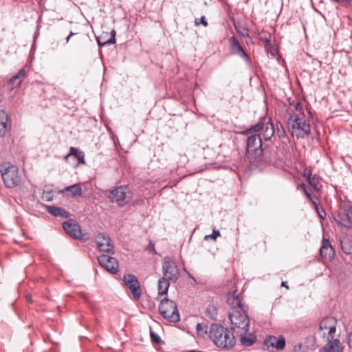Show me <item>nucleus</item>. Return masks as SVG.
<instances>
[{
  "mask_svg": "<svg viewBox=\"0 0 352 352\" xmlns=\"http://www.w3.org/2000/svg\"><path fill=\"white\" fill-rule=\"evenodd\" d=\"M287 124L292 137L304 139L311 134L309 122L306 120L305 114H298L291 109L285 111Z\"/></svg>",
  "mask_w": 352,
  "mask_h": 352,
  "instance_id": "obj_1",
  "label": "nucleus"
},
{
  "mask_svg": "<svg viewBox=\"0 0 352 352\" xmlns=\"http://www.w3.org/2000/svg\"><path fill=\"white\" fill-rule=\"evenodd\" d=\"M246 144L247 155L252 160H257V159L263 157L265 159L266 164L272 162L276 158V148L272 151L268 152L267 148H263L261 137L258 134H248Z\"/></svg>",
  "mask_w": 352,
  "mask_h": 352,
  "instance_id": "obj_2",
  "label": "nucleus"
},
{
  "mask_svg": "<svg viewBox=\"0 0 352 352\" xmlns=\"http://www.w3.org/2000/svg\"><path fill=\"white\" fill-rule=\"evenodd\" d=\"M208 333L214 344L221 349L229 350L236 344L234 333L221 324H212Z\"/></svg>",
  "mask_w": 352,
  "mask_h": 352,
  "instance_id": "obj_3",
  "label": "nucleus"
},
{
  "mask_svg": "<svg viewBox=\"0 0 352 352\" xmlns=\"http://www.w3.org/2000/svg\"><path fill=\"white\" fill-rule=\"evenodd\" d=\"M334 221L341 227L352 228V203L348 200H341L339 208L332 212Z\"/></svg>",
  "mask_w": 352,
  "mask_h": 352,
  "instance_id": "obj_4",
  "label": "nucleus"
},
{
  "mask_svg": "<svg viewBox=\"0 0 352 352\" xmlns=\"http://www.w3.org/2000/svg\"><path fill=\"white\" fill-rule=\"evenodd\" d=\"M259 132L265 141L270 140L275 134V127L272 123L271 118L265 117L257 124L251 126L245 131H242L241 134L248 135L252 133Z\"/></svg>",
  "mask_w": 352,
  "mask_h": 352,
  "instance_id": "obj_5",
  "label": "nucleus"
},
{
  "mask_svg": "<svg viewBox=\"0 0 352 352\" xmlns=\"http://www.w3.org/2000/svg\"><path fill=\"white\" fill-rule=\"evenodd\" d=\"M229 318L230 320V328L234 335L250 327L248 311L242 312L238 311H230L229 312Z\"/></svg>",
  "mask_w": 352,
  "mask_h": 352,
  "instance_id": "obj_6",
  "label": "nucleus"
},
{
  "mask_svg": "<svg viewBox=\"0 0 352 352\" xmlns=\"http://www.w3.org/2000/svg\"><path fill=\"white\" fill-rule=\"evenodd\" d=\"M0 173L6 187L14 188L19 184L21 177L16 166L9 163L2 164L0 166Z\"/></svg>",
  "mask_w": 352,
  "mask_h": 352,
  "instance_id": "obj_7",
  "label": "nucleus"
},
{
  "mask_svg": "<svg viewBox=\"0 0 352 352\" xmlns=\"http://www.w3.org/2000/svg\"><path fill=\"white\" fill-rule=\"evenodd\" d=\"M133 192L128 185H122L114 188L109 192V198L120 207L124 206L130 203Z\"/></svg>",
  "mask_w": 352,
  "mask_h": 352,
  "instance_id": "obj_8",
  "label": "nucleus"
},
{
  "mask_svg": "<svg viewBox=\"0 0 352 352\" xmlns=\"http://www.w3.org/2000/svg\"><path fill=\"white\" fill-rule=\"evenodd\" d=\"M159 311L164 319L170 322H177L180 320V315L176 303L167 298L161 300Z\"/></svg>",
  "mask_w": 352,
  "mask_h": 352,
  "instance_id": "obj_9",
  "label": "nucleus"
},
{
  "mask_svg": "<svg viewBox=\"0 0 352 352\" xmlns=\"http://www.w3.org/2000/svg\"><path fill=\"white\" fill-rule=\"evenodd\" d=\"M337 320L333 317H326L319 323L317 333L323 338L333 339L336 331Z\"/></svg>",
  "mask_w": 352,
  "mask_h": 352,
  "instance_id": "obj_10",
  "label": "nucleus"
},
{
  "mask_svg": "<svg viewBox=\"0 0 352 352\" xmlns=\"http://www.w3.org/2000/svg\"><path fill=\"white\" fill-rule=\"evenodd\" d=\"M163 277L175 283L179 278V270L176 263L168 257H166L162 265Z\"/></svg>",
  "mask_w": 352,
  "mask_h": 352,
  "instance_id": "obj_11",
  "label": "nucleus"
},
{
  "mask_svg": "<svg viewBox=\"0 0 352 352\" xmlns=\"http://www.w3.org/2000/svg\"><path fill=\"white\" fill-rule=\"evenodd\" d=\"M123 281L125 286L129 289L135 300L140 298L142 291L140 283L137 277L132 274H127L124 276Z\"/></svg>",
  "mask_w": 352,
  "mask_h": 352,
  "instance_id": "obj_12",
  "label": "nucleus"
},
{
  "mask_svg": "<svg viewBox=\"0 0 352 352\" xmlns=\"http://www.w3.org/2000/svg\"><path fill=\"white\" fill-rule=\"evenodd\" d=\"M99 264L108 272L116 274L118 272L119 264L116 258L109 255L102 254L98 256Z\"/></svg>",
  "mask_w": 352,
  "mask_h": 352,
  "instance_id": "obj_13",
  "label": "nucleus"
},
{
  "mask_svg": "<svg viewBox=\"0 0 352 352\" xmlns=\"http://www.w3.org/2000/svg\"><path fill=\"white\" fill-rule=\"evenodd\" d=\"M95 241L100 251L112 254L114 253V246L108 236H105L103 233H99L96 235Z\"/></svg>",
  "mask_w": 352,
  "mask_h": 352,
  "instance_id": "obj_14",
  "label": "nucleus"
},
{
  "mask_svg": "<svg viewBox=\"0 0 352 352\" xmlns=\"http://www.w3.org/2000/svg\"><path fill=\"white\" fill-rule=\"evenodd\" d=\"M227 303L231 308V311H238L242 312L248 311V307L242 303V300L239 295H236V292H230L227 295Z\"/></svg>",
  "mask_w": 352,
  "mask_h": 352,
  "instance_id": "obj_15",
  "label": "nucleus"
},
{
  "mask_svg": "<svg viewBox=\"0 0 352 352\" xmlns=\"http://www.w3.org/2000/svg\"><path fill=\"white\" fill-rule=\"evenodd\" d=\"M230 51L232 54L238 55L246 62L250 63L251 60L248 54L243 49L235 36H231L229 40Z\"/></svg>",
  "mask_w": 352,
  "mask_h": 352,
  "instance_id": "obj_16",
  "label": "nucleus"
},
{
  "mask_svg": "<svg viewBox=\"0 0 352 352\" xmlns=\"http://www.w3.org/2000/svg\"><path fill=\"white\" fill-rule=\"evenodd\" d=\"M239 338L241 344L244 347L252 346L257 340L256 336L253 331H250V328L235 335L236 338Z\"/></svg>",
  "mask_w": 352,
  "mask_h": 352,
  "instance_id": "obj_17",
  "label": "nucleus"
},
{
  "mask_svg": "<svg viewBox=\"0 0 352 352\" xmlns=\"http://www.w3.org/2000/svg\"><path fill=\"white\" fill-rule=\"evenodd\" d=\"M64 230L72 237L76 239H81L82 234L80 226L72 220L65 221L63 223Z\"/></svg>",
  "mask_w": 352,
  "mask_h": 352,
  "instance_id": "obj_18",
  "label": "nucleus"
},
{
  "mask_svg": "<svg viewBox=\"0 0 352 352\" xmlns=\"http://www.w3.org/2000/svg\"><path fill=\"white\" fill-rule=\"evenodd\" d=\"M327 343L320 349L319 352H343V347L339 339H327Z\"/></svg>",
  "mask_w": 352,
  "mask_h": 352,
  "instance_id": "obj_19",
  "label": "nucleus"
},
{
  "mask_svg": "<svg viewBox=\"0 0 352 352\" xmlns=\"http://www.w3.org/2000/svg\"><path fill=\"white\" fill-rule=\"evenodd\" d=\"M274 127L275 133L279 139L280 144L287 147L290 142V139L287 135L283 124L280 121H276Z\"/></svg>",
  "mask_w": 352,
  "mask_h": 352,
  "instance_id": "obj_20",
  "label": "nucleus"
},
{
  "mask_svg": "<svg viewBox=\"0 0 352 352\" xmlns=\"http://www.w3.org/2000/svg\"><path fill=\"white\" fill-rule=\"evenodd\" d=\"M265 344L267 348L272 346L275 347L277 350H283L285 346V340L283 336H280L278 338L272 336L265 340Z\"/></svg>",
  "mask_w": 352,
  "mask_h": 352,
  "instance_id": "obj_21",
  "label": "nucleus"
},
{
  "mask_svg": "<svg viewBox=\"0 0 352 352\" xmlns=\"http://www.w3.org/2000/svg\"><path fill=\"white\" fill-rule=\"evenodd\" d=\"M320 252L321 256L323 258L329 260L333 258L335 252L329 239H323Z\"/></svg>",
  "mask_w": 352,
  "mask_h": 352,
  "instance_id": "obj_22",
  "label": "nucleus"
},
{
  "mask_svg": "<svg viewBox=\"0 0 352 352\" xmlns=\"http://www.w3.org/2000/svg\"><path fill=\"white\" fill-rule=\"evenodd\" d=\"M46 210L47 211V212H49L50 214L53 215L55 217L66 219L69 218L71 215L70 213L65 209L55 206H47Z\"/></svg>",
  "mask_w": 352,
  "mask_h": 352,
  "instance_id": "obj_23",
  "label": "nucleus"
},
{
  "mask_svg": "<svg viewBox=\"0 0 352 352\" xmlns=\"http://www.w3.org/2000/svg\"><path fill=\"white\" fill-rule=\"evenodd\" d=\"M27 74L25 67L21 68L15 75H14L9 80V83L11 84L12 88L19 86Z\"/></svg>",
  "mask_w": 352,
  "mask_h": 352,
  "instance_id": "obj_24",
  "label": "nucleus"
},
{
  "mask_svg": "<svg viewBox=\"0 0 352 352\" xmlns=\"http://www.w3.org/2000/svg\"><path fill=\"white\" fill-rule=\"evenodd\" d=\"M340 247L346 254H352V239L347 236H343L340 239Z\"/></svg>",
  "mask_w": 352,
  "mask_h": 352,
  "instance_id": "obj_25",
  "label": "nucleus"
},
{
  "mask_svg": "<svg viewBox=\"0 0 352 352\" xmlns=\"http://www.w3.org/2000/svg\"><path fill=\"white\" fill-rule=\"evenodd\" d=\"M70 192L72 197H82V190L80 184H76L74 185H71L69 186H66L63 190L62 192Z\"/></svg>",
  "mask_w": 352,
  "mask_h": 352,
  "instance_id": "obj_26",
  "label": "nucleus"
},
{
  "mask_svg": "<svg viewBox=\"0 0 352 352\" xmlns=\"http://www.w3.org/2000/svg\"><path fill=\"white\" fill-rule=\"evenodd\" d=\"M170 282L168 279L165 277H162L158 280V295L162 296L167 294L170 287Z\"/></svg>",
  "mask_w": 352,
  "mask_h": 352,
  "instance_id": "obj_27",
  "label": "nucleus"
},
{
  "mask_svg": "<svg viewBox=\"0 0 352 352\" xmlns=\"http://www.w3.org/2000/svg\"><path fill=\"white\" fill-rule=\"evenodd\" d=\"M8 116L7 113L0 109V135H5L8 129Z\"/></svg>",
  "mask_w": 352,
  "mask_h": 352,
  "instance_id": "obj_28",
  "label": "nucleus"
},
{
  "mask_svg": "<svg viewBox=\"0 0 352 352\" xmlns=\"http://www.w3.org/2000/svg\"><path fill=\"white\" fill-rule=\"evenodd\" d=\"M307 182L309 183L310 186H311L314 189V190H316V191L320 190V189L322 188V185H321L320 182H319V179L316 177V175H312L311 170H309V176H308Z\"/></svg>",
  "mask_w": 352,
  "mask_h": 352,
  "instance_id": "obj_29",
  "label": "nucleus"
},
{
  "mask_svg": "<svg viewBox=\"0 0 352 352\" xmlns=\"http://www.w3.org/2000/svg\"><path fill=\"white\" fill-rule=\"evenodd\" d=\"M69 155H72V156L75 157L79 164H85V153L83 151L72 146L69 148Z\"/></svg>",
  "mask_w": 352,
  "mask_h": 352,
  "instance_id": "obj_30",
  "label": "nucleus"
},
{
  "mask_svg": "<svg viewBox=\"0 0 352 352\" xmlns=\"http://www.w3.org/2000/svg\"><path fill=\"white\" fill-rule=\"evenodd\" d=\"M206 314L207 316L213 320H216L217 319L218 310L217 307L213 305H208L206 310Z\"/></svg>",
  "mask_w": 352,
  "mask_h": 352,
  "instance_id": "obj_31",
  "label": "nucleus"
},
{
  "mask_svg": "<svg viewBox=\"0 0 352 352\" xmlns=\"http://www.w3.org/2000/svg\"><path fill=\"white\" fill-rule=\"evenodd\" d=\"M289 104L290 106H293L295 108V110L298 112V114H303V109L302 104L300 102H296L294 100H292L291 98H288Z\"/></svg>",
  "mask_w": 352,
  "mask_h": 352,
  "instance_id": "obj_32",
  "label": "nucleus"
},
{
  "mask_svg": "<svg viewBox=\"0 0 352 352\" xmlns=\"http://www.w3.org/2000/svg\"><path fill=\"white\" fill-rule=\"evenodd\" d=\"M111 37L104 42L102 43L99 39H98V45L100 46H104V45H108L116 43V30H113L111 31Z\"/></svg>",
  "mask_w": 352,
  "mask_h": 352,
  "instance_id": "obj_33",
  "label": "nucleus"
},
{
  "mask_svg": "<svg viewBox=\"0 0 352 352\" xmlns=\"http://www.w3.org/2000/svg\"><path fill=\"white\" fill-rule=\"evenodd\" d=\"M197 334L199 336H204L207 333L208 327L204 323H198L196 326Z\"/></svg>",
  "mask_w": 352,
  "mask_h": 352,
  "instance_id": "obj_34",
  "label": "nucleus"
},
{
  "mask_svg": "<svg viewBox=\"0 0 352 352\" xmlns=\"http://www.w3.org/2000/svg\"><path fill=\"white\" fill-rule=\"evenodd\" d=\"M297 188L298 190L303 191L307 197H310L312 195L310 188L307 187V186L303 183L300 184L298 186Z\"/></svg>",
  "mask_w": 352,
  "mask_h": 352,
  "instance_id": "obj_35",
  "label": "nucleus"
},
{
  "mask_svg": "<svg viewBox=\"0 0 352 352\" xmlns=\"http://www.w3.org/2000/svg\"><path fill=\"white\" fill-rule=\"evenodd\" d=\"M150 336L153 342L156 344H161L162 342V340H161L160 337L151 330L150 331Z\"/></svg>",
  "mask_w": 352,
  "mask_h": 352,
  "instance_id": "obj_36",
  "label": "nucleus"
},
{
  "mask_svg": "<svg viewBox=\"0 0 352 352\" xmlns=\"http://www.w3.org/2000/svg\"><path fill=\"white\" fill-rule=\"evenodd\" d=\"M320 217L324 219L326 217V212L324 208L320 205L315 208Z\"/></svg>",
  "mask_w": 352,
  "mask_h": 352,
  "instance_id": "obj_37",
  "label": "nucleus"
},
{
  "mask_svg": "<svg viewBox=\"0 0 352 352\" xmlns=\"http://www.w3.org/2000/svg\"><path fill=\"white\" fill-rule=\"evenodd\" d=\"M195 25H199L200 24H202L204 27H207L208 23L207 21L206 20L205 16H201L200 18V21H198V19H195Z\"/></svg>",
  "mask_w": 352,
  "mask_h": 352,
  "instance_id": "obj_38",
  "label": "nucleus"
},
{
  "mask_svg": "<svg viewBox=\"0 0 352 352\" xmlns=\"http://www.w3.org/2000/svg\"><path fill=\"white\" fill-rule=\"evenodd\" d=\"M220 236V232L219 230H213L212 234L210 235L206 236V239L211 238L215 240L218 236Z\"/></svg>",
  "mask_w": 352,
  "mask_h": 352,
  "instance_id": "obj_39",
  "label": "nucleus"
},
{
  "mask_svg": "<svg viewBox=\"0 0 352 352\" xmlns=\"http://www.w3.org/2000/svg\"><path fill=\"white\" fill-rule=\"evenodd\" d=\"M347 343L351 349H352V324L351 327V331L348 333L347 336Z\"/></svg>",
  "mask_w": 352,
  "mask_h": 352,
  "instance_id": "obj_40",
  "label": "nucleus"
},
{
  "mask_svg": "<svg viewBox=\"0 0 352 352\" xmlns=\"http://www.w3.org/2000/svg\"><path fill=\"white\" fill-rule=\"evenodd\" d=\"M43 199L45 201H50L52 200V196H51V193L50 192H43Z\"/></svg>",
  "mask_w": 352,
  "mask_h": 352,
  "instance_id": "obj_41",
  "label": "nucleus"
},
{
  "mask_svg": "<svg viewBox=\"0 0 352 352\" xmlns=\"http://www.w3.org/2000/svg\"><path fill=\"white\" fill-rule=\"evenodd\" d=\"M308 198L310 199V201L314 204L315 208L317 207L318 206H319V204H318V202H317L318 198L316 196H314V195H311Z\"/></svg>",
  "mask_w": 352,
  "mask_h": 352,
  "instance_id": "obj_42",
  "label": "nucleus"
},
{
  "mask_svg": "<svg viewBox=\"0 0 352 352\" xmlns=\"http://www.w3.org/2000/svg\"><path fill=\"white\" fill-rule=\"evenodd\" d=\"M302 346V344L301 343H298L294 346V351L295 352L298 351L301 349Z\"/></svg>",
  "mask_w": 352,
  "mask_h": 352,
  "instance_id": "obj_43",
  "label": "nucleus"
},
{
  "mask_svg": "<svg viewBox=\"0 0 352 352\" xmlns=\"http://www.w3.org/2000/svg\"><path fill=\"white\" fill-rule=\"evenodd\" d=\"M352 0H339L338 2H340V3H342V5H344V6H346V5H349L350 4V3L351 2Z\"/></svg>",
  "mask_w": 352,
  "mask_h": 352,
  "instance_id": "obj_44",
  "label": "nucleus"
},
{
  "mask_svg": "<svg viewBox=\"0 0 352 352\" xmlns=\"http://www.w3.org/2000/svg\"><path fill=\"white\" fill-rule=\"evenodd\" d=\"M309 170H311L310 169H305V172H304V176L307 177V180L308 179Z\"/></svg>",
  "mask_w": 352,
  "mask_h": 352,
  "instance_id": "obj_45",
  "label": "nucleus"
},
{
  "mask_svg": "<svg viewBox=\"0 0 352 352\" xmlns=\"http://www.w3.org/2000/svg\"><path fill=\"white\" fill-rule=\"evenodd\" d=\"M281 285H282L283 287H286V288H287V289L289 288L288 285H287V282H286V281H283V282H282Z\"/></svg>",
  "mask_w": 352,
  "mask_h": 352,
  "instance_id": "obj_46",
  "label": "nucleus"
},
{
  "mask_svg": "<svg viewBox=\"0 0 352 352\" xmlns=\"http://www.w3.org/2000/svg\"><path fill=\"white\" fill-rule=\"evenodd\" d=\"M72 155H69V153L68 154H67L64 158L65 160H67L70 156H72Z\"/></svg>",
  "mask_w": 352,
  "mask_h": 352,
  "instance_id": "obj_47",
  "label": "nucleus"
},
{
  "mask_svg": "<svg viewBox=\"0 0 352 352\" xmlns=\"http://www.w3.org/2000/svg\"><path fill=\"white\" fill-rule=\"evenodd\" d=\"M71 36H69V35L66 37L65 38V41H66V43H67L70 39Z\"/></svg>",
  "mask_w": 352,
  "mask_h": 352,
  "instance_id": "obj_48",
  "label": "nucleus"
},
{
  "mask_svg": "<svg viewBox=\"0 0 352 352\" xmlns=\"http://www.w3.org/2000/svg\"><path fill=\"white\" fill-rule=\"evenodd\" d=\"M76 33H74V32H71L69 33V36L72 37V36L76 35Z\"/></svg>",
  "mask_w": 352,
  "mask_h": 352,
  "instance_id": "obj_49",
  "label": "nucleus"
},
{
  "mask_svg": "<svg viewBox=\"0 0 352 352\" xmlns=\"http://www.w3.org/2000/svg\"><path fill=\"white\" fill-rule=\"evenodd\" d=\"M3 98V94L0 93V102L2 101Z\"/></svg>",
  "mask_w": 352,
  "mask_h": 352,
  "instance_id": "obj_50",
  "label": "nucleus"
},
{
  "mask_svg": "<svg viewBox=\"0 0 352 352\" xmlns=\"http://www.w3.org/2000/svg\"><path fill=\"white\" fill-rule=\"evenodd\" d=\"M26 298L28 300V301L32 302L31 297L30 296L28 295Z\"/></svg>",
  "mask_w": 352,
  "mask_h": 352,
  "instance_id": "obj_51",
  "label": "nucleus"
},
{
  "mask_svg": "<svg viewBox=\"0 0 352 352\" xmlns=\"http://www.w3.org/2000/svg\"><path fill=\"white\" fill-rule=\"evenodd\" d=\"M188 352H203V351H195V350H191V351H189Z\"/></svg>",
  "mask_w": 352,
  "mask_h": 352,
  "instance_id": "obj_52",
  "label": "nucleus"
},
{
  "mask_svg": "<svg viewBox=\"0 0 352 352\" xmlns=\"http://www.w3.org/2000/svg\"><path fill=\"white\" fill-rule=\"evenodd\" d=\"M266 44H270V40L266 39Z\"/></svg>",
  "mask_w": 352,
  "mask_h": 352,
  "instance_id": "obj_53",
  "label": "nucleus"
},
{
  "mask_svg": "<svg viewBox=\"0 0 352 352\" xmlns=\"http://www.w3.org/2000/svg\"><path fill=\"white\" fill-rule=\"evenodd\" d=\"M311 339L313 341H314V340H315V338H314L313 336H312V337H311Z\"/></svg>",
  "mask_w": 352,
  "mask_h": 352,
  "instance_id": "obj_54",
  "label": "nucleus"
},
{
  "mask_svg": "<svg viewBox=\"0 0 352 352\" xmlns=\"http://www.w3.org/2000/svg\"><path fill=\"white\" fill-rule=\"evenodd\" d=\"M3 135H0V137H1V136H3Z\"/></svg>",
  "mask_w": 352,
  "mask_h": 352,
  "instance_id": "obj_55",
  "label": "nucleus"
}]
</instances>
